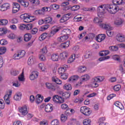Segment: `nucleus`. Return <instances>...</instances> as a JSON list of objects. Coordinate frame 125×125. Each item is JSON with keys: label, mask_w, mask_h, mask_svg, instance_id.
<instances>
[{"label": "nucleus", "mask_w": 125, "mask_h": 125, "mask_svg": "<svg viewBox=\"0 0 125 125\" xmlns=\"http://www.w3.org/2000/svg\"><path fill=\"white\" fill-rule=\"evenodd\" d=\"M113 4H108L107 11L111 14H115L119 11V7L118 4H122V3H125V0H113Z\"/></svg>", "instance_id": "f257e3e1"}, {"label": "nucleus", "mask_w": 125, "mask_h": 125, "mask_svg": "<svg viewBox=\"0 0 125 125\" xmlns=\"http://www.w3.org/2000/svg\"><path fill=\"white\" fill-rule=\"evenodd\" d=\"M21 17L22 18L24 23H30V22H33L35 20L34 16H30L28 14L21 15Z\"/></svg>", "instance_id": "f03ea898"}, {"label": "nucleus", "mask_w": 125, "mask_h": 125, "mask_svg": "<svg viewBox=\"0 0 125 125\" xmlns=\"http://www.w3.org/2000/svg\"><path fill=\"white\" fill-rule=\"evenodd\" d=\"M106 11H108V4L101 5L97 8V12L101 15H103Z\"/></svg>", "instance_id": "7ed1b4c3"}, {"label": "nucleus", "mask_w": 125, "mask_h": 125, "mask_svg": "<svg viewBox=\"0 0 125 125\" xmlns=\"http://www.w3.org/2000/svg\"><path fill=\"white\" fill-rule=\"evenodd\" d=\"M26 54V52L24 50L18 51L16 53L14 54L13 56V59L15 60H19L21 58H23Z\"/></svg>", "instance_id": "20e7f679"}, {"label": "nucleus", "mask_w": 125, "mask_h": 125, "mask_svg": "<svg viewBox=\"0 0 125 125\" xmlns=\"http://www.w3.org/2000/svg\"><path fill=\"white\" fill-rule=\"evenodd\" d=\"M80 112L85 116H90L91 114V110L87 106H82L80 108Z\"/></svg>", "instance_id": "39448f33"}, {"label": "nucleus", "mask_w": 125, "mask_h": 125, "mask_svg": "<svg viewBox=\"0 0 125 125\" xmlns=\"http://www.w3.org/2000/svg\"><path fill=\"white\" fill-rule=\"evenodd\" d=\"M44 11H50V8H48V7H44L42 8V10H37L35 11L34 14H35V15H42L43 14Z\"/></svg>", "instance_id": "423d86ee"}, {"label": "nucleus", "mask_w": 125, "mask_h": 125, "mask_svg": "<svg viewBox=\"0 0 125 125\" xmlns=\"http://www.w3.org/2000/svg\"><path fill=\"white\" fill-rule=\"evenodd\" d=\"M45 85L46 88L48 89H51V90H52L53 91H55L56 89H57V85L56 84L49 83V82H47L45 83Z\"/></svg>", "instance_id": "0eeeda50"}, {"label": "nucleus", "mask_w": 125, "mask_h": 125, "mask_svg": "<svg viewBox=\"0 0 125 125\" xmlns=\"http://www.w3.org/2000/svg\"><path fill=\"white\" fill-rule=\"evenodd\" d=\"M11 94H12V91L9 90L8 92V93L5 95L4 96V100L7 105L10 104V101L9 100V99H10V96Z\"/></svg>", "instance_id": "6e6552de"}, {"label": "nucleus", "mask_w": 125, "mask_h": 125, "mask_svg": "<svg viewBox=\"0 0 125 125\" xmlns=\"http://www.w3.org/2000/svg\"><path fill=\"white\" fill-rule=\"evenodd\" d=\"M53 101L55 103H64V99L57 95H55L53 97Z\"/></svg>", "instance_id": "1a4fd4ad"}, {"label": "nucleus", "mask_w": 125, "mask_h": 125, "mask_svg": "<svg viewBox=\"0 0 125 125\" xmlns=\"http://www.w3.org/2000/svg\"><path fill=\"white\" fill-rule=\"evenodd\" d=\"M19 112L21 113V115L22 117H25L27 114H28V109H27V106L24 105L23 106L20 108Z\"/></svg>", "instance_id": "9d476101"}, {"label": "nucleus", "mask_w": 125, "mask_h": 125, "mask_svg": "<svg viewBox=\"0 0 125 125\" xmlns=\"http://www.w3.org/2000/svg\"><path fill=\"white\" fill-rule=\"evenodd\" d=\"M99 25L101 28H103V29H104V30H106V31L113 30V27H112L111 25L109 23H100Z\"/></svg>", "instance_id": "9b49d317"}, {"label": "nucleus", "mask_w": 125, "mask_h": 125, "mask_svg": "<svg viewBox=\"0 0 125 125\" xmlns=\"http://www.w3.org/2000/svg\"><path fill=\"white\" fill-rule=\"evenodd\" d=\"M59 31V28L57 27H53L52 30L50 33H48V37L51 38V37H53L57 32Z\"/></svg>", "instance_id": "f8f14e48"}, {"label": "nucleus", "mask_w": 125, "mask_h": 125, "mask_svg": "<svg viewBox=\"0 0 125 125\" xmlns=\"http://www.w3.org/2000/svg\"><path fill=\"white\" fill-rule=\"evenodd\" d=\"M105 79V77L102 76H98L94 77L92 79V82L93 83H101V82H103Z\"/></svg>", "instance_id": "ddd939ff"}, {"label": "nucleus", "mask_w": 125, "mask_h": 125, "mask_svg": "<svg viewBox=\"0 0 125 125\" xmlns=\"http://www.w3.org/2000/svg\"><path fill=\"white\" fill-rule=\"evenodd\" d=\"M9 8H10V5L7 3H4L0 6V11H6Z\"/></svg>", "instance_id": "4468645a"}, {"label": "nucleus", "mask_w": 125, "mask_h": 125, "mask_svg": "<svg viewBox=\"0 0 125 125\" xmlns=\"http://www.w3.org/2000/svg\"><path fill=\"white\" fill-rule=\"evenodd\" d=\"M106 39V36L105 34H99L96 37V41L98 42H103Z\"/></svg>", "instance_id": "2eb2a0df"}, {"label": "nucleus", "mask_w": 125, "mask_h": 125, "mask_svg": "<svg viewBox=\"0 0 125 125\" xmlns=\"http://www.w3.org/2000/svg\"><path fill=\"white\" fill-rule=\"evenodd\" d=\"M69 68V66L67 65H64L62 67H60L58 69V73L60 75H62L64 74V72L67 71V69Z\"/></svg>", "instance_id": "dca6fc26"}, {"label": "nucleus", "mask_w": 125, "mask_h": 125, "mask_svg": "<svg viewBox=\"0 0 125 125\" xmlns=\"http://www.w3.org/2000/svg\"><path fill=\"white\" fill-rule=\"evenodd\" d=\"M116 40L120 42H123L125 41V36L122 33H119L116 36Z\"/></svg>", "instance_id": "f3484780"}, {"label": "nucleus", "mask_w": 125, "mask_h": 125, "mask_svg": "<svg viewBox=\"0 0 125 125\" xmlns=\"http://www.w3.org/2000/svg\"><path fill=\"white\" fill-rule=\"evenodd\" d=\"M20 10V5L18 3H14L12 13H17Z\"/></svg>", "instance_id": "a211bd4d"}, {"label": "nucleus", "mask_w": 125, "mask_h": 125, "mask_svg": "<svg viewBox=\"0 0 125 125\" xmlns=\"http://www.w3.org/2000/svg\"><path fill=\"white\" fill-rule=\"evenodd\" d=\"M73 20L75 22H81L84 20V17L83 15H77L73 18Z\"/></svg>", "instance_id": "6ab92c4d"}, {"label": "nucleus", "mask_w": 125, "mask_h": 125, "mask_svg": "<svg viewBox=\"0 0 125 125\" xmlns=\"http://www.w3.org/2000/svg\"><path fill=\"white\" fill-rule=\"evenodd\" d=\"M125 20L123 19L117 18L114 21V24L115 25H116V26H122Z\"/></svg>", "instance_id": "aec40b11"}, {"label": "nucleus", "mask_w": 125, "mask_h": 125, "mask_svg": "<svg viewBox=\"0 0 125 125\" xmlns=\"http://www.w3.org/2000/svg\"><path fill=\"white\" fill-rule=\"evenodd\" d=\"M38 77H39V72L38 71H33L30 74L29 78L31 81H34V80H36Z\"/></svg>", "instance_id": "412c9836"}, {"label": "nucleus", "mask_w": 125, "mask_h": 125, "mask_svg": "<svg viewBox=\"0 0 125 125\" xmlns=\"http://www.w3.org/2000/svg\"><path fill=\"white\" fill-rule=\"evenodd\" d=\"M45 111L46 113H51L53 111V105L52 104H48L45 106Z\"/></svg>", "instance_id": "4be33fe9"}, {"label": "nucleus", "mask_w": 125, "mask_h": 125, "mask_svg": "<svg viewBox=\"0 0 125 125\" xmlns=\"http://www.w3.org/2000/svg\"><path fill=\"white\" fill-rule=\"evenodd\" d=\"M79 80V76L78 75H73L71 76L68 80V83H74V82H77Z\"/></svg>", "instance_id": "5701e85b"}, {"label": "nucleus", "mask_w": 125, "mask_h": 125, "mask_svg": "<svg viewBox=\"0 0 125 125\" xmlns=\"http://www.w3.org/2000/svg\"><path fill=\"white\" fill-rule=\"evenodd\" d=\"M70 8L72 11H77V10H79V9L80 8V5H76L73 6H69V7L65 8L64 10H68V9H70Z\"/></svg>", "instance_id": "b1692460"}, {"label": "nucleus", "mask_w": 125, "mask_h": 125, "mask_svg": "<svg viewBox=\"0 0 125 125\" xmlns=\"http://www.w3.org/2000/svg\"><path fill=\"white\" fill-rule=\"evenodd\" d=\"M44 23L46 24H54L55 22L52 21V18L48 17L44 19Z\"/></svg>", "instance_id": "393cba45"}, {"label": "nucleus", "mask_w": 125, "mask_h": 125, "mask_svg": "<svg viewBox=\"0 0 125 125\" xmlns=\"http://www.w3.org/2000/svg\"><path fill=\"white\" fill-rule=\"evenodd\" d=\"M43 100V96H42V95L38 94L36 96V103L37 104H40V103H42Z\"/></svg>", "instance_id": "a878e982"}, {"label": "nucleus", "mask_w": 125, "mask_h": 125, "mask_svg": "<svg viewBox=\"0 0 125 125\" xmlns=\"http://www.w3.org/2000/svg\"><path fill=\"white\" fill-rule=\"evenodd\" d=\"M22 98V93L20 92H18L16 93L15 95L14 96V99L16 101H18L19 100H21V98Z\"/></svg>", "instance_id": "bb28decb"}, {"label": "nucleus", "mask_w": 125, "mask_h": 125, "mask_svg": "<svg viewBox=\"0 0 125 125\" xmlns=\"http://www.w3.org/2000/svg\"><path fill=\"white\" fill-rule=\"evenodd\" d=\"M27 64L29 66L34 65V64H35V58L33 56L30 57L28 60Z\"/></svg>", "instance_id": "cd10ccee"}, {"label": "nucleus", "mask_w": 125, "mask_h": 125, "mask_svg": "<svg viewBox=\"0 0 125 125\" xmlns=\"http://www.w3.org/2000/svg\"><path fill=\"white\" fill-rule=\"evenodd\" d=\"M90 79V76L88 74H84L81 76V80L82 82H87Z\"/></svg>", "instance_id": "c85d7f7f"}, {"label": "nucleus", "mask_w": 125, "mask_h": 125, "mask_svg": "<svg viewBox=\"0 0 125 125\" xmlns=\"http://www.w3.org/2000/svg\"><path fill=\"white\" fill-rule=\"evenodd\" d=\"M67 57H68V53L67 52H63L60 54V58L62 60L67 59Z\"/></svg>", "instance_id": "c756f323"}, {"label": "nucleus", "mask_w": 125, "mask_h": 125, "mask_svg": "<svg viewBox=\"0 0 125 125\" xmlns=\"http://www.w3.org/2000/svg\"><path fill=\"white\" fill-rule=\"evenodd\" d=\"M69 19H70V18L66 16V15H64L62 17L60 20V23H64V22H67Z\"/></svg>", "instance_id": "7c9ffc66"}, {"label": "nucleus", "mask_w": 125, "mask_h": 125, "mask_svg": "<svg viewBox=\"0 0 125 125\" xmlns=\"http://www.w3.org/2000/svg\"><path fill=\"white\" fill-rule=\"evenodd\" d=\"M98 18L96 17L94 19V23L100 24V23L102 22V19L101 18V16H100V14H98Z\"/></svg>", "instance_id": "2f4dec72"}, {"label": "nucleus", "mask_w": 125, "mask_h": 125, "mask_svg": "<svg viewBox=\"0 0 125 125\" xmlns=\"http://www.w3.org/2000/svg\"><path fill=\"white\" fill-rule=\"evenodd\" d=\"M46 38H48V33H44L39 37V40L41 42H42V41L45 40Z\"/></svg>", "instance_id": "473e14b6"}, {"label": "nucleus", "mask_w": 125, "mask_h": 125, "mask_svg": "<svg viewBox=\"0 0 125 125\" xmlns=\"http://www.w3.org/2000/svg\"><path fill=\"white\" fill-rule=\"evenodd\" d=\"M71 96V94L69 93H68V92H64L63 93H62V98L63 99L64 102H65V99H67L69 98Z\"/></svg>", "instance_id": "72a5a7b5"}, {"label": "nucleus", "mask_w": 125, "mask_h": 125, "mask_svg": "<svg viewBox=\"0 0 125 125\" xmlns=\"http://www.w3.org/2000/svg\"><path fill=\"white\" fill-rule=\"evenodd\" d=\"M69 37L67 35H63L62 36H61L58 38V41L60 42H65V41H66V40H68V38Z\"/></svg>", "instance_id": "f704fd0d"}, {"label": "nucleus", "mask_w": 125, "mask_h": 125, "mask_svg": "<svg viewBox=\"0 0 125 125\" xmlns=\"http://www.w3.org/2000/svg\"><path fill=\"white\" fill-rule=\"evenodd\" d=\"M32 39V35L29 33L25 34L24 36V40L25 42H29Z\"/></svg>", "instance_id": "c9c22d12"}, {"label": "nucleus", "mask_w": 125, "mask_h": 125, "mask_svg": "<svg viewBox=\"0 0 125 125\" xmlns=\"http://www.w3.org/2000/svg\"><path fill=\"white\" fill-rule=\"evenodd\" d=\"M86 71V67L84 66V65L80 66L78 67V72L79 73H84Z\"/></svg>", "instance_id": "e433bc0d"}, {"label": "nucleus", "mask_w": 125, "mask_h": 125, "mask_svg": "<svg viewBox=\"0 0 125 125\" xmlns=\"http://www.w3.org/2000/svg\"><path fill=\"white\" fill-rule=\"evenodd\" d=\"M75 59H76V55L72 54L67 60V63L71 64V63L75 61Z\"/></svg>", "instance_id": "4c0bfd02"}, {"label": "nucleus", "mask_w": 125, "mask_h": 125, "mask_svg": "<svg viewBox=\"0 0 125 125\" xmlns=\"http://www.w3.org/2000/svg\"><path fill=\"white\" fill-rule=\"evenodd\" d=\"M18 1L21 3L22 6H24V7H28V6H29V2L28 1L25 2L22 0H18Z\"/></svg>", "instance_id": "58836bf2"}, {"label": "nucleus", "mask_w": 125, "mask_h": 125, "mask_svg": "<svg viewBox=\"0 0 125 125\" xmlns=\"http://www.w3.org/2000/svg\"><path fill=\"white\" fill-rule=\"evenodd\" d=\"M52 82H54L58 84H61L62 83V82L59 79L57 78L56 77H52Z\"/></svg>", "instance_id": "ea45409f"}, {"label": "nucleus", "mask_w": 125, "mask_h": 125, "mask_svg": "<svg viewBox=\"0 0 125 125\" xmlns=\"http://www.w3.org/2000/svg\"><path fill=\"white\" fill-rule=\"evenodd\" d=\"M105 117H101L99 120V125H108V124L104 123Z\"/></svg>", "instance_id": "a19ab883"}, {"label": "nucleus", "mask_w": 125, "mask_h": 125, "mask_svg": "<svg viewBox=\"0 0 125 125\" xmlns=\"http://www.w3.org/2000/svg\"><path fill=\"white\" fill-rule=\"evenodd\" d=\"M51 60L52 61H59V56L57 54H53L51 56Z\"/></svg>", "instance_id": "79ce46f5"}, {"label": "nucleus", "mask_w": 125, "mask_h": 125, "mask_svg": "<svg viewBox=\"0 0 125 125\" xmlns=\"http://www.w3.org/2000/svg\"><path fill=\"white\" fill-rule=\"evenodd\" d=\"M38 68L40 70H41L42 72H45L46 71V69L44 67V64L43 63H40L38 64Z\"/></svg>", "instance_id": "37998d69"}, {"label": "nucleus", "mask_w": 125, "mask_h": 125, "mask_svg": "<svg viewBox=\"0 0 125 125\" xmlns=\"http://www.w3.org/2000/svg\"><path fill=\"white\" fill-rule=\"evenodd\" d=\"M7 24H8V21L7 20H0V26H6Z\"/></svg>", "instance_id": "c03bdc74"}, {"label": "nucleus", "mask_w": 125, "mask_h": 125, "mask_svg": "<svg viewBox=\"0 0 125 125\" xmlns=\"http://www.w3.org/2000/svg\"><path fill=\"white\" fill-rule=\"evenodd\" d=\"M63 89L65 90H72V85L70 83L65 84L63 86Z\"/></svg>", "instance_id": "a18cd8bd"}, {"label": "nucleus", "mask_w": 125, "mask_h": 125, "mask_svg": "<svg viewBox=\"0 0 125 125\" xmlns=\"http://www.w3.org/2000/svg\"><path fill=\"white\" fill-rule=\"evenodd\" d=\"M69 45H70V41H67L66 42L62 43L61 47L62 48H67V47H69Z\"/></svg>", "instance_id": "49530a36"}, {"label": "nucleus", "mask_w": 125, "mask_h": 125, "mask_svg": "<svg viewBox=\"0 0 125 125\" xmlns=\"http://www.w3.org/2000/svg\"><path fill=\"white\" fill-rule=\"evenodd\" d=\"M110 53V52H109V50H103L101 51L99 53V55L100 56H106V55H108Z\"/></svg>", "instance_id": "de8ad7c7"}, {"label": "nucleus", "mask_w": 125, "mask_h": 125, "mask_svg": "<svg viewBox=\"0 0 125 125\" xmlns=\"http://www.w3.org/2000/svg\"><path fill=\"white\" fill-rule=\"evenodd\" d=\"M19 82H25V76H24V72L19 75L18 77Z\"/></svg>", "instance_id": "09e8293b"}, {"label": "nucleus", "mask_w": 125, "mask_h": 125, "mask_svg": "<svg viewBox=\"0 0 125 125\" xmlns=\"http://www.w3.org/2000/svg\"><path fill=\"white\" fill-rule=\"evenodd\" d=\"M60 7V6H59V5L56 4H51L50 6V7H49V8H50V9H51V8L52 9L56 10L57 9H59Z\"/></svg>", "instance_id": "8fccbe9b"}, {"label": "nucleus", "mask_w": 125, "mask_h": 125, "mask_svg": "<svg viewBox=\"0 0 125 125\" xmlns=\"http://www.w3.org/2000/svg\"><path fill=\"white\" fill-rule=\"evenodd\" d=\"M118 108H119L121 110H123L124 109V105L122 104V103H120V102H116L114 104Z\"/></svg>", "instance_id": "3c124183"}, {"label": "nucleus", "mask_w": 125, "mask_h": 125, "mask_svg": "<svg viewBox=\"0 0 125 125\" xmlns=\"http://www.w3.org/2000/svg\"><path fill=\"white\" fill-rule=\"evenodd\" d=\"M7 33V30L4 28H0V37L3 36V35H5Z\"/></svg>", "instance_id": "603ef678"}, {"label": "nucleus", "mask_w": 125, "mask_h": 125, "mask_svg": "<svg viewBox=\"0 0 125 125\" xmlns=\"http://www.w3.org/2000/svg\"><path fill=\"white\" fill-rule=\"evenodd\" d=\"M7 38L10 40H15V39H16V35L14 33H11L7 35Z\"/></svg>", "instance_id": "864d4df0"}, {"label": "nucleus", "mask_w": 125, "mask_h": 125, "mask_svg": "<svg viewBox=\"0 0 125 125\" xmlns=\"http://www.w3.org/2000/svg\"><path fill=\"white\" fill-rule=\"evenodd\" d=\"M6 52V48L4 46L0 47V55H3Z\"/></svg>", "instance_id": "5fc2aeb1"}, {"label": "nucleus", "mask_w": 125, "mask_h": 125, "mask_svg": "<svg viewBox=\"0 0 125 125\" xmlns=\"http://www.w3.org/2000/svg\"><path fill=\"white\" fill-rule=\"evenodd\" d=\"M83 124L84 125H91V121L89 119H86L83 120Z\"/></svg>", "instance_id": "6e6d98bb"}, {"label": "nucleus", "mask_w": 125, "mask_h": 125, "mask_svg": "<svg viewBox=\"0 0 125 125\" xmlns=\"http://www.w3.org/2000/svg\"><path fill=\"white\" fill-rule=\"evenodd\" d=\"M61 121L64 123L67 121V115L66 114H62L61 117Z\"/></svg>", "instance_id": "4d7b16f0"}, {"label": "nucleus", "mask_w": 125, "mask_h": 125, "mask_svg": "<svg viewBox=\"0 0 125 125\" xmlns=\"http://www.w3.org/2000/svg\"><path fill=\"white\" fill-rule=\"evenodd\" d=\"M60 125V122L57 119L53 120L51 122V125Z\"/></svg>", "instance_id": "13d9d810"}, {"label": "nucleus", "mask_w": 125, "mask_h": 125, "mask_svg": "<svg viewBox=\"0 0 125 125\" xmlns=\"http://www.w3.org/2000/svg\"><path fill=\"white\" fill-rule=\"evenodd\" d=\"M8 43V42H7V40L5 39H2L0 40V44L1 45H6Z\"/></svg>", "instance_id": "bf43d9fd"}, {"label": "nucleus", "mask_w": 125, "mask_h": 125, "mask_svg": "<svg viewBox=\"0 0 125 125\" xmlns=\"http://www.w3.org/2000/svg\"><path fill=\"white\" fill-rule=\"evenodd\" d=\"M19 29L21 31H24L26 29V25L24 24H19Z\"/></svg>", "instance_id": "052dcab7"}, {"label": "nucleus", "mask_w": 125, "mask_h": 125, "mask_svg": "<svg viewBox=\"0 0 125 125\" xmlns=\"http://www.w3.org/2000/svg\"><path fill=\"white\" fill-rule=\"evenodd\" d=\"M119 49V48L117 46H111L109 47V50H111V51H117Z\"/></svg>", "instance_id": "680f3d73"}, {"label": "nucleus", "mask_w": 125, "mask_h": 125, "mask_svg": "<svg viewBox=\"0 0 125 125\" xmlns=\"http://www.w3.org/2000/svg\"><path fill=\"white\" fill-rule=\"evenodd\" d=\"M33 28V24L32 23H28L25 25L26 30H31Z\"/></svg>", "instance_id": "e2e57ef3"}, {"label": "nucleus", "mask_w": 125, "mask_h": 125, "mask_svg": "<svg viewBox=\"0 0 125 125\" xmlns=\"http://www.w3.org/2000/svg\"><path fill=\"white\" fill-rule=\"evenodd\" d=\"M69 75L67 73H62V74H61V78L62 79V80H66V79H68V76Z\"/></svg>", "instance_id": "0e129e2a"}, {"label": "nucleus", "mask_w": 125, "mask_h": 125, "mask_svg": "<svg viewBox=\"0 0 125 125\" xmlns=\"http://www.w3.org/2000/svg\"><path fill=\"white\" fill-rule=\"evenodd\" d=\"M21 83L19 81H16L13 83V86H15V87H19L20 86Z\"/></svg>", "instance_id": "69168bd1"}, {"label": "nucleus", "mask_w": 125, "mask_h": 125, "mask_svg": "<svg viewBox=\"0 0 125 125\" xmlns=\"http://www.w3.org/2000/svg\"><path fill=\"white\" fill-rule=\"evenodd\" d=\"M121 86L120 84H117L116 85L114 86V90H115V91H119V90H120L121 88Z\"/></svg>", "instance_id": "338daca9"}, {"label": "nucleus", "mask_w": 125, "mask_h": 125, "mask_svg": "<svg viewBox=\"0 0 125 125\" xmlns=\"http://www.w3.org/2000/svg\"><path fill=\"white\" fill-rule=\"evenodd\" d=\"M40 125H48V121L46 120H43L40 122Z\"/></svg>", "instance_id": "774afa93"}]
</instances>
